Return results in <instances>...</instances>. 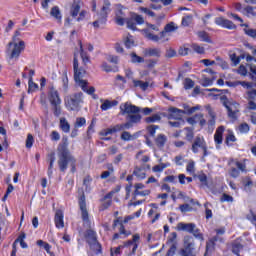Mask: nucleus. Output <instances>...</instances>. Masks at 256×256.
<instances>
[{"instance_id":"f257e3e1","label":"nucleus","mask_w":256,"mask_h":256,"mask_svg":"<svg viewBox=\"0 0 256 256\" xmlns=\"http://www.w3.org/2000/svg\"><path fill=\"white\" fill-rule=\"evenodd\" d=\"M79 57V53H74V79L76 81V84L78 87H81L82 91L84 93H87V95H91L92 99H99V96L95 94V87L88 86L87 80L83 79V75H85V71L79 69V60L77 59Z\"/></svg>"},{"instance_id":"f03ea898","label":"nucleus","mask_w":256,"mask_h":256,"mask_svg":"<svg viewBox=\"0 0 256 256\" xmlns=\"http://www.w3.org/2000/svg\"><path fill=\"white\" fill-rule=\"evenodd\" d=\"M58 165L60 168V171H67V165L71 163L72 165V172H75V158L71 153L69 152V149L67 148V139H65V142L63 144H60L58 146Z\"/></svg>"},{"instance_id":"7ed1b4c3","label":"nucleus","mask_w":256,"mask_h":256,"mask_svg":"<svg viewBox=\"0 0 256 256\" xmlns=\"http://www.w3.org/2000/svg\"><path fill=\"white\" fill-rule=\"evenodd\" d=\"M139 239H141V237L139 236V234H136L133 236L132 240H129L123 246H118L116 248H112L111 256L121 255V250L125 249V248L129 249V251H131L130 252L131 254H135V251H137V247H139Z\"/></svg>"},{"instance_id":"20e7f679","label":"nucleus","mask_w":256,"mask_h":256,"mask_svg":"<svg viewBox=\"0 0 256 256\" xmlns=\"http://www.w3.org/2000/svg\"><path fill=\"white\" fill-rule=\"evenodd\" d=\"M65 107L68 111H79V105L83 103V93L79 92L64 99Z\"/></svg>"},{"instance_id":"39448f33","label":"nucleus","mask_w":256,"mask_h":256,"mask_svg":"<svg viewBox=\"0 0 256 256\" xmlns=\"http://www.w3.org/2000/svg\"><path fill=\"white\" fill-rule=\"evenodd\" d=\"M25 49V42L19 41V42H10L8 44L7 53H10V59H19V56L21 55V51Z\"/></svg>"},{"instance_id":"423d86ee","label":"nucleus","mask_w":256,"mask_h":256,"mask_svg":"<svg viewBox=\"0 0 256 256\" xmlns=\"http://www.w3.org/2000/svg\"><path fill=\"white\" fill-rule=\"evenodd\" d=\"M207 149L208 147L205 138L203 136H197L192 143V152L199 153L200 151H203V157H207V155H209Z\"/></svg>"},{"instance_id":"0eeeda50","label":"nucleus","mask_w":256,"mask_h":256,"mask_svg":"<svg viewBox=\"0 0 256 256\" xmlns=\"http://www.w3.org/2000/svg\"><path fill=\"white\" fill-rule=\"evenodd\" d=\"M86 240L92 251L96 253H101V244L97 242V234L93 230H88L86 232Z\"/></svg>"},{"instance_id":"6e6552de","label":"nucleus","mask_w":256,"mask_h":256,"mask_svg":"<svg viewBox=\"0 0 256 256\" xmlns=\"http://www.w3.org/2000/svg\"><path fill=\"white\" fill-rule=\"evenodd\" d=\"M109 11V3L106 2L102 7L100 14H98L97 20L93 22V27L95 29H99L100 27H103L105 23H107V15H109Z\"/></svg>"},{"instance_id":"1a4fd4ad","label":"nucleus","mask_w":256,"mask_h":256,"mask_svg":"<svg viewBox=\"0 0 256 256\" xmlns=\"http://www.w3.org/2000/svg\"><path fill=\"white\" fill-rule=\"evenodd\" d=\"M223 105L228 111V117H230V119H237V115L239 114V103L235 100H225Z\"/></svg>"},{"instance_id":"9d476101","label":"nucleus","mask_w":256,"mask_h":256,"mask_svg":"<svg viewBox=\"0 0 256 256\" xmlns=\"http://www.w3.org/2000/svg\"><path fill=\"white\" fill-rule=\"evenodd\" d=\"M147 27H148L147 29L142 30L144 37H146V39H149V41H154V43L159 42L161 39V36L151 33V31L159 32V25L147 24Z\"/></svg>"},{"instance_id":"9b49d317","label":"nucleus","mask_w":256,"mask_h":256,"mask_svg":"<svg viewBox=\"0 0 256 256\" xmlns=\"http://www.w3.org/2000/svg\"><path fill=\"white\" fill-rule=\"evenodd\" d=\"M79 207H80V213H81V217L84 222V225H86V227H91V222L89 220V211L87 210V203L85 202L84 195H82L79 198Z\"/></svg>"},{"instance_id":"f8f14e48","label":"nucleus","mask_w":256,"mask_h":256,"mask_svg":"<svg viewBox=\"0 0 256 256\" xmlns=\"http://www.w3.org/2000/svg\"><path fill=\"white\" fill-rule=\"evenodd\" d=\"M195 250V241L193 237L185 236L184 237V249L181 251L182 256H195L193 251Z\"/></svg>"},{"instance_id":"ddd939ff","label":"nucleus","mask_w":256,"mask_h":256,"mask_svg":"<svg viewBox=\"0 0 256 256\" xmlns=\"http://www.w3.org/2000/svg\"><path fill=\"white\" fill-rule=\"evenodd\" d=\"M141 111L140 107H137L131 103H124L120 105V112L121 115H135L136 113H139Z\"/></svg>"},{"instance_id":"4468645a","label":"nucleus","mask_w":256,"mask_h":256,"mask_svg":"<svg viewBox=\"0 0 256 256\" xmlns=\"http://www.w3.org/2000/svg\"><path fill=\"white\" fill-rule=\"evenodd\" d=\"M187 123H189V125H197V123H199L201 127H205V125H207V120H205L202 113H199L187 118Z\"/></svg>"},{"instance_id":"2eb2a0df","label":"nucleus","mask_w":256,"mask_h":256,"mask_svg":"<svg viewBox=\"0 0 256 256\" xmlns=\"http://www.w3.org/2000/svg\"><path fill=\"white\" fill-rule=\"evenodd\" d=\"M223 133H225V126H219L214 134V143L216 144V149H221V144L223 143Z\"/></svg>"},{"instance_id":"dca6fc26","label":"nucleus","mask_w":256,"mask_h":256,"mask_svg":"<svg viewBox=\"0 0 256 256\" xmlns=\"http://www.w3.org/2000/svg\"><path fill=\"white\" fill-rule=\"evenodd\" d=\"M215 23L219 27H223V29H235L237 27V26H235V24L232 21L227 20L223 17H217L215 19Z\"/></svg>"},{"instance_id":"f3484780","label":"nucleus","mask_w":256,"mask_h":256,"mask_svg":"<svg viewBox=\"0 0 256 256\" xmlns=\"http://www.w3.org/2000/svg\"><path fill=\"white\" fill-rule=\"evenodd\" d=\"M125 14L123 13V6L117 5V11H116V23L117 25H120L123 27L125 23H127V19L124 18Z\"/></svg>"},{"instance_id":"a211bd4d","label":"nucleus","mask_w":256,"mask_h":256,"mask_svg":"<svg viewBox=\"0 0 256 256\" xmlns=\"http://www.w3.org/2000/svg\"><path fill=\"white\" fill-rule=\"evenodd\" d=\"M79 11H81V2L74 0L70 6V11H69L73 19H77V17L79 16Z\"/></svg>"},{"instance_id":"6ab92c4d","label":"nucleus","mask_w":256,"mask_h":256,"mask_svg":"<svg viewBox=\"0 0 256 256\" xmlns=\"http://www.w3.org/2000/svg\"><path fill=\"white\" fill-rule=\"evenodd\" d=\"M49 101L51 105H54V106L61 105V98L59 97V92H57V90L55 89L50 90Z\"/></svg>"},{"instance_id":"aec40b11","label":"nucleus","mask_w":256,"mask_h":256,"mask_svg":"<svg viewBox=\"0 0 256 256\" xmlns=\"http://www.w3.org/2000/svg\"><path fill=\"white\" fill-rule=\"evenodd\" d=\"M101 106L100 109L101 111H109V109H113V107H117L118 102L116 100H100Z\"/></svg>"},{"instance_id":"412c9836","label":"nucleus","mask_w":256,"mask_h":256,"mask_svg":"<svg viewBox=\"0 0 256 256\" xmlns=\"http://www.w3.org/2000/svg\"><path fill=\"white\" fill-rule=\"evenodd\" d=\"M176 229L177 231H186V233H192L193 229H195V224L180 222L177 224Z\"/></svg>"},{"instance_id":"4be33fe9","label":"nucleus","mask_w":256,"mask_h":256,"mask_svg":"<svg viewBox=\"0 0 256 256\" xmlns=\"http://www.w3.org/2000/svg\"><path fill=\"white\" fill-rule=\"evenodd\" d=\"M169 119H174V120H182L183 117V110L172 107L169 110Z\"/></svg>"},{"instance_id":"5701e85b","label":"nucleus","mask_w":256,"mask_h":256,"mask_svg":"<svg viewBox=\"0 0 256 256\" xmlns=\"http://www.w3.org/2000/svg\"><path fill=\"white\" fill-rule=\"evenodd\" d=\"M177 29H179V26H177L175 22H170L166 24V26L164 27V30L160 32V37H165L167 33H174V31H177Z\"/></svg>"},{"instance_id":"b1692460","label":"nucleus","mask_w":256,"mask_h":256,"mask_svg":"<svg viewBox=\"0 0 256 256\" xmlns=\"http://www.w3.org/2000/svg\"><path fill=\"white\" fill-rule=\"evenodd\" d=\"M50 15L55 19V21H57V23H62L63 14H61V9H59V6L52 7Z\"/></svg>"},{"instance_id":"393cba45","label":"nucleus","mask_w":256,"mask_h":256,"mask_svg":"<svg viewBox=\"0 0 256 256\" xmlns=\"http://www.w3.org/2000/svg\"><path fill=\"white\" fill-rule=\"evenodd\" d=\"M54 221L57 229H63V227H65V222L63 221V211L61 210L56 211Z\"/></svg>"},{"instance_id":"a878e982","label":"nucleus","mask_w":256,"mask_h":256,"mask_svg":"<svg viewBox=\"0 0 256 256\" xmlns=\"http://www.w3.org/2000/svg\"><path fill=\"white\" fill-rule=\"evenodd\" d=\"M135 191L134 195H141L142 197H145L151 193L149 190L141 191V189H145V185L143 183H137L135 184Z\"/></svg>"},{"instance_id":"bb28decb","label":"nucleus","mask_w":256,"mask_h":256,"mask_svg":"<svg viewBox=\"0 0 256 256\" xmlns=\"http://www.w3.org/2000/svg\"><path fill=\"white\" fill-rule=\"evenodd\" d=\"M182 107L184 109V110H182L183 115H193V113H195V111H201V105L189 107V105L183 104Z\"/></svg>"},{"instance_id":"cd10ccee","label":"nucleus","mask_w":256,"mask_h":256,"mask_svg":"<svg viewBox=\"0 0 256 256\" xmlns=\"http://www.w3.org/2000/svg\"><path fill=\"white\" fill-rule=\"evenodd\" d=\"M121 190V188H116L115 190H112L111 192H109L105 197H104V209H107V207H111V198L113 197V195H115V193H119V191Z\"/></svg>"},{"instance_id":"c85d7f7f","label":"nucleus","mask_w":256,"mask_h":256,"mask_svg":"<svg viewBox=\"0 0 256 256\" xmlns=\"http://www.w3.org/2000/svg\"><path fill=\"white\" fill-rule=\"evenodd\" d=\"M253 92H256V90H250L247 92V98L249 99L248 109H250L251 111H256V103L253 102L256 95H251V93H253Z\"/></svg>"},{"instance_id":"c756f323","label":"nucleus","mask_w":256,"mask_h":256,"mask_svg":"<svg viewBox=\"0 0 256 256\" xmlns=\"http://www.w3.org/2000/svg\"><path fill=\"white\" fill-rule=\"evenodd\" d=\"M241 27H244L243 31L245 35H247L248 37H251L252 39H256V29L251 28L247 24H241Z\"/></svg>"},{"instance_id":"7c9ffc66","label":"nucleus","mask_w":256,"mask_h":256,"mask_svg":"<svg viewBox=\"0 0 256 256\" xmlns=\"http://www.w3.org/2000/svg\"><path fill=\"white\" fill-rule=\"evenodd\" d=\"M133 175H135V177H137V179H139L141 181V180L145 179V177H147V172H146L145 168L136 167L134 169Z\"/></svg>"},{"instance_id":"2f4dec72","label":"nucleus","mask_w":256,"mask_h":256,"mask_svg":"<svg viewBox=\"0 0 256 256\" xmlns=\"http://www.w3.org/2000/svg\"><path fill=\"white\" fill-rule=\"evenodd\" d=\"M133 85L134 87H138L139 89H141V91H147V89H149V87H151V84H149V82H143L141 80H133Z\"/></svg>"},{"instance_id":"473e14b6","label":"nucleus","mask_w":256,"mask_h":256,"mask_svg":"<svg viewBox=\"0 0 256 256\" xmlns=\"http://www.w3.org/2000/svg\"><path fill=\"white\" fill-rule=\"evenodd\" d=\"M216 79L217 77L215 76H212L211 78L203 76L202 79L200 80V85H202V87H211V85H213Z\"/></svg>"},{"instance_id":"72a5a7b5","label":"nucleus","mask_w":256,"mask_h":256,"mask_svg":"<svg viewBox=\"0 0 256 256\" xmlns=\"http://www.w3.org/2000/svg\"><path fill=\"white\" fill-rule=\"evenodd\" d=\"M137 137H139V134H131L130 132L124 131L122 132L120 139H122V141H135V139H137Z\"/></svg>"},{"instance_id":"f704fd0d","label":"nucleus","mask_w":256,"mask_h":256,"mask_svg":"<svg viewBox=\"0 0 256 256\" xmlns=\"http://www.w3.org/2000/svg\"><path fill=\"white\" fill-rule=\"evenodd\" d=\"M155 143L157 147H159L160 149H163V147H165V143H167V137L165 136V134H159L155 138Z\"/></svg>"},{"instance_id":"c9c22d12","label":"nucleus","mask_w":256,"mask_h":256,"mask_svg":"<svg viewBox=\"0 0 256 256\" xmlns=\"http://www.w3.org/2000/svg\"><path fill=\"white\" fill-rule=\"evenodd\" d=\"M60 129H62L63 133H69L71 131V125L65 117L60 118Z\"/></svg>"},{"instance_id":"e433bc0d","label":"nucleus","mask_w":256,"mask_h":256,"mask_svg":"<svg viewBox=\"0 0 256 256\" xmlns=\"http://www.w3.org/2000/svg\"><path fill=\"white\" fill-rule=\"evenodd\" d=\"M124 45L127 49H131V47H135V40L131 34H128L124 37Z\"/></svg>"},{"instance_id":"4c0bfd02","label":"nucleus","mask_w":256,"mask_h":256,"mask_svg":"<svg viewBox=\"0 0 256 256\" xmlns=\"http://www.w3.org/2000/svg\"><path fill=\"white\" fill-rule=\"evenodd\" d=\"M79 47H80V57L84 65H87V63H89V55H87V52H85V47H83V44H81V42H79Z\"/></svg>"},{"instance_id":"58836bf2","label":"nucleus","mask_w":256,"mask_h":256,"mask_svg":"<svg viewBox=\"0 0 256 256\" xmlns=\"http://www.w3.org/2000/svg\"><path fill=\"white\" fill-rule=\"evenodd\" d=\"M242 185L246 191H251V187H253V180H251V177L246 176L242 179Z\"/></svg>"},{"instance_id":"ea45409f","label":"nucleus","mask_w":256,"mask_h":256,"mask_svg":"<svg viewBox=\"0 0 256 256\" xmlns=\"http://www.w3.org/2000/svg\"><path fill=\"white\" fill-rule=\"evenodd\" d=\"M170 163H161L152 168V171L154 173H163L164 169H167V167H170Z\"/></svg>"},{"instance_id":"a19ab883","label":"nucleus","mask_w":256,"mask_h":256,"mask_svg":"<svg viewBox=\"0 0 256 256\" xmlns=\"http://www.w3.org/2000/svg\"><path fill=\"white\" fill-rule=\"evenodd\" d=\"M146 55L149 57H161V49L159 48H149L146 50Z\"/></svg>"},{"instance_id":"79ce46f5","label":"nucleus","mask_w":256,"mask_h":256,"mask_svg":"<svg viewBox=\"0 0 256 256\" xmlns=\"http://www.w3.org/2000/svg\"><path fill=\"white\" fill-rule=\"evenodd\" d=\"M39 90V84L33 82V78H29L28 81V93H35Z\"/></svg>"},{"instance_id":"37998d69","label":"nucleus","mask_w":256,"mask_h":256,"mask_svg":"<svg viewBox=\"0 0 256 256\" xmlns=\"http://www.w3.org/2000/svg\"><path fill=\"white\" fill-rule=\"evenodd\" d=\"M190 233L195 237V239H198L199 241H205L203 233H201L199 228H197V225H195L194 229Z\"/></svg>"},{"instance_id":"c03bdc74","label":"nucleus","mask_w":256,"mask_h":256,"mask_svg":"<svg viewBox=\"0 0 256 256\" xmlns=\"http://www.w3.org/2000/svg\"><path fill=\"white\" fill-rule=\"evenodd\" d=\"M245 161H247V160L244 159L243 161H236L235 162V166L242 173H247V164L245 163Z\"/></svg>"},{"instance_id":"a18cd8bd","label":"nucleus","mask_w":256,"mask_h":256,"mask_svg":"<svg viewBox=\"0 0 256 256\" xmlns=\"http://www.w3.org/2000/svg\"><path fill=\"white\" fill-rule=\"evenodd\" d=\"M101 69L102 71H105L106 73H116L117 71V67H111V65H109L107 62H103L101 65Z\"/></svg>"},{"instance_id":"49530a36","label":"nucleus","mask_w":256,"mask_h":256,"mask_svg":"<svg viewBox=\"0 0 256 256\" xmlns=\"http://www.w3.org/2000/svg\"><path fill=\"white\" fill-rule=\"evenodd\" d=\"M127 28L131 29V31H137V24L135 23V19L133 16L131 18L126 19Z\"/></svg>"},{"instance_id":"de8ad7c7","label":"nucleus","mask_w":256,"mask_h":256,"mask_svg":"<svg viewBox=\"0 0 256 256\" xmlns=\"http://www.w3.org/2000/svg\"><path fill=\"white\" fill-rule=\"evenodd\" d=\"M244 15L246 17H255V15H256V8L252 7V6H246L245 11H244Z\"/></svg>"},{"instance_id":"09e8293b","label":"nucleus","mask_w":256,"mask_h":256,"mask_svg":"<svg viewBox=\"0 0 256 256\" xmlns=\"http://www.w3.org/2000/svg\"><path fill=\"white\" fill-rule=\"evenodd\" d=\"M186 171L189 175H195V161L190 160L186 165Z\"/></svg>"},{"instance_id":"8fccbe9b","label":"nucleus","mask_w":256,"mask_h":256,"mask_svg":"<svg viewBox=\"0 0 256 256\" xmlns=\"http://www.w3.org/2000/svg\"><path fill=\"white\" fill-rule=\"evenodd\" d=\"M127 121H130V123L133 125L135 123H139L141 121V115L139 114H132L127 116Z\"/></svg>"},{"instance_id":"3c124183","label":"nucleus","mask_w":256,"mask_h":256,"mask_svg":"<svg viewBox=\"0 0 256 256\" xmlns=\"http://www.w3.org/2000/svg\"><path fill=\"white\" fill-rule=\"evenodd\" d=\"M86 124H87V120L84 117H78V118H76V122L74 124V127L76 129H79L81 127H85Z\"/></svg>"},{"instance_id":"603ef678","label":"nucleus","mask_w":256,"mask_h":256,"mask_svg":"<svg viewBox=\"0 0 256 256\" xmlns=\"http://www.w3.org/2000/svg\"><path fill=\"white\" fill-rule=\"evenodd\" d=\"M249 124L247 123H242L238 126V132L241 133L242 135L247 134L250 131Z\"/></svg>"},{"instance_id":"864d4df0","label":"nucleus","mask_w":256,"mask_h":256,"mask_svg":"<svg viewBox=\"0 0 256 256\" xmlns=\"http://www.w3.org/2000/svg\"><path fill=\"white\" fill-rule=\"evenodd\" d=\"M227 131H228V134L226 136L227 145H229V143H235V141H237V138L235 137L233 130H227Z\"/></svg>"},{"instance_id":"5fc2aeb1","label":"nucleus","mask_w":256,"mask_h":256,"mask_svg":"<svg viewBox=\"0 0 256 256\" xmlns=\"http://www.w3.org/2000/svg\"><path fill=\"white\" fill-rule=\"evenodd\" d=\"M138 11H140V13H144V15H148V17H155V12H153L151 8L139 7Z\"/></svg>"},{"instance_id":"6e6d98bb","label":"nucleus","mask_w":256,"mask_h":256,"mask_svg":"<svg viewBox=\"0 0 256 256\" xmlns=\"http://www.w3.org/2000/svg\"><path fill=\"white\" fill-rule=\"evenodd\" d=\"M214 65H218L219 67H222V69H228L229 65L227 64V62H225L224 60L221 59V57H216V59L214 60Z\"/></svg>"},{"instance_id":"4d7b16f0","label":"nucleus","mask_w":256,"mask_h":256,"mask_svg":"<svg viewBox=\"0 0 256 256\" xmlns=\"http://www.w3.org/2000/svg\"><path fill=\"white\" fill-rule=\"evenodd\" d=\"M208 115L210 117L209 121H208V125L210 127H213V125H215V112H213V110L211 109V107H208Z\"/></svg>"},{"instance_id":"13d9d810","label":"nucleus","mask_w":256,"mask_h":256,"mask_svg":"<svg viewBox=\"0 0 256 256\" xmlns=\"http://www.w3.org/2000/svg\"><path fill=\"white\" fill-rule=\"evenodd\" d=\"M184 89L189 90V89H193L195 87V82L193 80H191V78H186L184 80Z\"/></svg>"},{"instance_id":"bf43d9fd","label":"nucleus","mask_w":256,"mask_h":256,"mask_svg":"<svg viewBox=\"0 0 256 256\" xmlns=\"http://www.w3.org/2000/svg\"><path fill=\"white\" fill-rule=\"evenodd\" d=\"M171 198L173 201H177V199H184L185 193L181 192L180 190H176L172 193Z\"/></svg>"},{"instance_id":"052dcab7","label":"nucleus","mask_w":256,"mask_h":256,"mask_svg":"<svg viewBox=\"0 0 256 256\" xmlns=\"http://www.w3.org/2000/svg\"><path fill=\"white\" fill-rule=\"evenodd\" d=\"M198 37L201 41H205L206 43H211V38H209V34L205 31L198 32Z\"/></svg>"},{"instance_id":"680f3d73","label":"nucleus","mask_w":256,"mask_h":256,"mask_svg":"<svg viewBox=\"0 0 256 256\" xmlns=\"http://www.w3.org/2000/svg\"><path fill=\"white\" fill-rule=\"evenodd\" d=\"M130 57H131V61L133 63H144L145 62V59L141 56H137L136 53L130 54Z\"/></svg>"},{"instance_id":"e2e57ef3","label":"nucleus","mask_w":256,"mask_h":256,"mask_svg":"<svg viewBox=\"0 0 256 256\" xmlns=\"http://www.w3.org/2000/svg\"><path fill=\"white\" fill-rule=\"evenodd\" d=\"M192 22H193V16H191V15H188V16L182 18V26L183 27H189Z\"/></svg>"},{"instance_id":"0e129e2a","label":"nucleus","mask_w":256,"mask_h":256,"mask_svg":"<svg viewBox=\"0 0 256 256\" xmlns=\"http://www.w3.org/2000/svg\"><path fill=\"white\" fill-rule=\"evenodd\" d=\"M106 60L108 63H112L113 65H117L119 63V57L115 55H107Z\"/></svg>"},{"instance_id":"69168bd1","label":"nucleus","mask_w":256,"mask_h":256,"mask_svg":"<svg viewBox=\"0 0 256 256\" xmlns=\"http://www.w3.org/2000/svg\"><path fill=\"white\" fill-rule=\"evenodd\" d=\"M132 17L134 19V21L137 23V25H143V23H145V19L143 18V16L139 15V14H132Z\"/></svg>"},{"instance_id":"338daca9","label":"nucleus","mask_w":256,"mask_h":256,"mask_svg":"<svg viewBox=\"0 0 256 256\" xmlns=\"http://www.w3.org/2000/svg\"><path fill=\"white\" fill-rule=\"evenodd\" d=\"M184 133L186 136L187 141H192L194 134H193V129L192 128H185Z\"/></svg>"},{"instance_id":"774afa93","label":"nucleus","mask_w":256,"mask_h":256,"mask_svg":"<svg viewBox=\"0 0 256 256\" xmlns=\"http://www.w3.org/2000/svg\"><path fill=\"white\" fill-rule=\"evenodd\" d=\"M197 177H198L200 183H202V187H207V175L201 173Z\"/></svg>"}]
</instances>
